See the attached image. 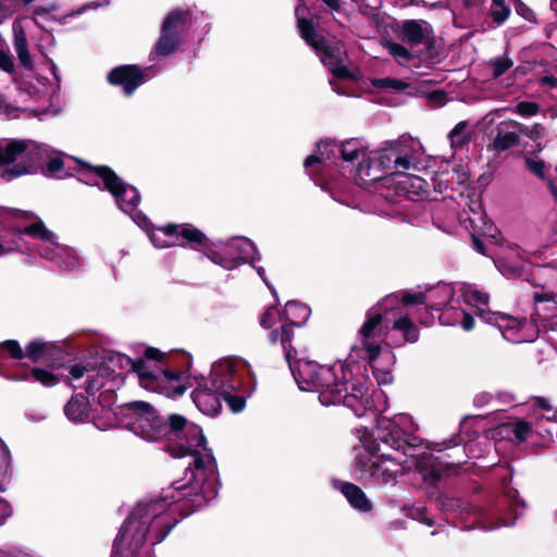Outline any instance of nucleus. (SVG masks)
<instances>
[{"mask_svg": "<svg viewBox=\"0 0 557 557\" xmlns=\"http://www.w3.org/2000/svg\"><path fill=\"white\" fill-rule=\"evenodd\" d=\"M13 509L9 502L0 497V527L12 516Z\"/></svg>", "mask_w": 557, "mask_h": 557, "instance_id": "nucleus-63", "label": "nucleus"}, {"mask_svg": "<svg viewBox=\"0 0 557 557\" xmlns=\"http://www.w3.org/2000/svg\"><path fill=\"white\" fill-rule=\"evenodd\" d=\"M101 360L96 367L97 375L109 380H115L120 376L119 371L125 369L127 362H131V358L126 355L112 350L104 351Z\"/></svg>", "mask_w": 557, "mask_h": 557, "instance_id": "nucleus-21", "label": "nucleus"}, {"mask_svg": "<svg viewBox=\"0 0 557 557\" xmlns=\"http://www.w3.org/2000/svg\"><path fill=\"white\" fill-rule=\"evenodd\" d=\"M189 10L175 9L168 13L161 26V35L156 44L154 52L159 57H168L177 51L181 45V33L190 22Z\"/></svg>", "mask_w": 557, "mask_h": 557, "instance_id": "nucleus-10", "label": "nucleus"}, {"mask_svg": "<svg viewBox=\"0 0 557 557\" xmlns=\"http://www.w3.org/2000/svg\"><path fill=\"white\" fill-rule=\"evenodd\" d=\"M510 13L511 9L506 4L505 0H492L491 17L497 25L505 23Z\"/></svg>", "mask_w": 557, "mask_h": 557, "instance_id": "nucleus-39", "label": "nucleus"}, {"mask_svg": "<svg viewBox=\"0 0 557 557\" xmlns=\"http://www.w3.org/2000/svg\"><path fill=\"white\" fill-rule=\"evenodd\" d=\"M393 330L403 333L404 342L414 344L419 341L420 330L408 315H401L393 322Z\"/></svg>", "mask_w": 557, "mask_h": 557, "instance_id": "nucleus-32", "label": "nucleus"}, {"mask_svg": "<svg viewBox=\"0 0 557 557\" xmlns=\"http://www.w3.org/2000/svg\"><path fill=\"white\" fill-rule=\"evenodd\" d=\"M364 350L363 359L367 360L372 371L377 369H391L395 363V355L389 349H384L381 344L368 345L362 347Z\"/></svg>", "mask_w": 557, "mask_h": 557, "instance_id": "nucleus-24", "label": "nucleus"}, {"mask_svg": "<svg viewBox=\"0 0 557 557\" xmlns=\"http://www.w3.org/2000/svg\"><path fill=\"white\" fill-rule=\"evenodd\" d=\"M29 154L27 140L12 139L5 147L0 146V166L13 164L17 159H23Z\"/></svg>", "mask_w": 557, "mask_h": 557, "instance_id": "nucleus-29", "label": "nucleus"}, {"mask_svg": "<svg viewBox=\"0 0 557 557\" xmlns=\"http://www.w3.org/2000/svg\"><path fill=\"white\" fill-rule=\"evenodd\" d=\"M371 84L374 88L393 89L396 91H403L410 87L405 81L394 77L374 78Z\"/></svg>", "mask_w": 557, "mask_h": 557, "instance_id": "nucleus-42", "label": "nucleus"}, {"mask_svg": "<svg viewBox=\"0 0 557 557\" xmlns=\"http://www.w3.org/2000/svg\"><path fill=\"white\" fill-rule=\"evenodd\" d=\"M107 81L112 86L121 87L124 95L129 97L146 82V74L137 64H123L113 67Z\"/></svg>", "mask_w": 557, "mask_h": 557, "instance_id": "nucleus-16", "label": "nucleus"}, {"mask_svg": "<svg viewBox=\"0 0 557 557\" xmlns=\"http://www.w3.org/2000/svg\"><path fill=\"white\" fill-rule=\"evenodd\" d=\"M227 253L234 258L236 268L248 262L256 252L253 243L246 237H236L224 245Z\"/></svg>", "mask_w": 557, "mask_h": 557, "instance_id": "nucleus-28", "label": "nucleus"}, {"mask_svg": "<svg viewBox=\"0 0 557 557\" xmlns=\"http://www.w3.org/2000/svg\"><path fill=\"white\" fill-rule=\"evenodd\" d=\"M510 483L511 475L502 478L504 493L495 496L490 506L491 513L497 516L503 525L513 524L520 515L519 509L527 507L525 502L519 498L518 491L509 486Z\"/></svg>", "mask_w": 557, "mask_h": 557, "instance_id": "nucleus-12", "label": "nucleus"}, {"mask_svg": "<svg viewBox=\"0 0 557 557\" xmlns=\"http://www.w3.org/2000/svg\"><path fill=\"white\" fill-rule=\"evenodd\" d=\"M525 164L529 171H531L536 176L543 178L545 176V163L542 160H533L531 158L525 159Z\"/></svg>", "mask_w": 557, "mask_h": 557, "instance_id": "nucleus-59", "label": "nucleus"}, {"mask_svg": "<svg viewBox=\"0 0 557 557\" xmlns=\"http://www.w3.org/2000/svg\"><path fill=\"white\" fill-rule=\"evenodd\" d=\"M166 236L182 237L185 242L178 244L181 247H190L202 252L211 262L226 270L236 269L234 258L227 253L223 246L220 250L214 248L213 243L199 228L191 224H166L159 228Z\"/></svg>", "mask_w": 557, "mask_h": 557, "instance_id": "nucleus-8", "label": "nucleus"}, {"mask_svg": "<svg viewBox=\"0 0 557 557\" xmlns=\"http://www.w3.org/2000/svg\"><path fill=\"white\" fill-rule=\"evenodd\" d=\"M14 49L17 53V58L21 64L25 69L32 70L34 67V62L28 51L26 34L22 28H20L18 32H14Z\"/></svg>", "mask_w": 557, "mask_h": 557, "instance_id": "nucleus-36", "label": "nucleus"}, {"mask_svg": "<svg viewBox=\"0 0 557 557\" xmlns=\"http://www.w3.org/2000/svg\"><path fill=\"white\" fill-rule=\"evenodd\" d=\"M0 70L8 74L14 73L13 57L3 50L0 51Z\"/></svg>", "mask_w": 557, "mask_h": 557, "instance_id": "nucleus-60", "label": "nucleus"}, {"mask_svg": "<svg viewBox=\"0 0 557 557\" xmlns=\"http://www.w3.org/2000/svg\"><path fill=\"white\" fill-rule=\"evenodd\" d=\"M423 25H428L424 20H405L394 22L391 28L399 40L417 46L425 40V34L429 32Z\"/></svg>", "mask_w": 557, "mask_h": 557, "instance_id": "nucleus-19", "label": "nucleus"}, {"mask_svg": "<svg viewBox=\"0 0 557 557\" xmlns=\"http://www.w3.org/2000/svg\"><path fill=\"white\" fill-rule=\"evenodd\" d=\"M333 41L327 40V38L319 33L310 40L307 45L312 47L317 54H321Z\"/></svg>", "mask_w": 557, "mask_h": 557, "instance_id": "nucleus-55", "label": "nucleus"}, {"mask_svg": "<svg viewBox=\"0 0 557 557\" xmlns=\"http://www.w3.org/2000/svg\"><path fill=\"white\" fill-rule=\"evenodd\" d=\"M255 384V374L247 362L221 360L212 366L209 381L196 393L195 403L205 413L215 416L221 412L223 399L232 412L238 413L245 409Z\"/></svg>", "mask_w": 557, "mask_h": 557, "instance_id": "nucleus-3", "label": "nucleus"}, {"mask_svg": "<svg viewBox=\"0 0 557 557\" xmlns=\"http://www.w3.org/2000/svg\"><path fill=\"white\" fill-rule=\"evenodd\" d=\"M511 127L519 131L533 141L539 140L544 136L545 127L541 123H534L531 127L524 126L519 122L511 121Z\"/></svg>", "mask_w": 557, "mask_h": 557, "instance_id": "nucleus-46", "label": "nucleus"}, {"mask_svg": "<svg viewBox=\"0 0 557 557\" xmlns=\"http://www.w3.org/2000/svg\"><path fill=\"white\" fill-rule=\"evenodd\" d=\"M183 362L181 370H171L164 369L162 371V375H157V381L151 382L149 386H151L158 393L169 397V398H177L185 394L188 388L187 382H184L185 375L189 372L193 358L191 355L187 352H178L177 354Z\"/></svg>", "mask_w": 557, "mask_h": 557, "instance_id": "nucleus-13", "label": "nucleus"}, {"mask_svg": "<svg viewBox=\"0 0 557 557\" xmlns=\"http://www.w3.org/2000/svg\"><path fill=\"white\" fill-rule=\"evenodd\" d=\"M16 235H28L34 238H40L44 242L53 243L55 234L48 230L42 221L35 222L25 226L24 228H16Z\"/></svg>", "mask_w": 557, "mask_h": 557, "instance_id": "nucleus-37", "label": "nucleus"}, {"mask_svg": "<svg viewBox=\"0 0 557 557\" xmlns=\"http://www.w3.org/2000/svg\"><path fill=\"white\" fill-rule=\"evenodd\" d=\"M144 358L145 360H153L161 364L169 366L166 355L156 347H146L144 351Z\"/></svg>", "mask_w": 557, "mask_h": 557, "instance_id": "nucleus-54", "label": "nucleus"}, {"mask_svg": "<svg viewBox=\"0 0 557 557\" xmlns=\"http://www.w3.org/2000/svg\"><path fill=\"white\" fill-rule=\"evenodd\" d=\"M398 178V188L406 195L410 200H418L419 198H425L430 194V184L418 175H412L404 172H391Z\"/></svg>", "mask_w": 557, "mask_h": 557, "instance_id": "nucleus-20", "label": "nucleus"}, {"mask_svg": "<svg viewBox=\"0 0 557 557\" xmlns=\"http://www.w3.org/2000/svg\"><path fill=\"white\" fill-rule=\"evenodd\" d=\"M295 326L299 327L300 323L283 321L280 327L274 329L269 333V342L271 344H276L277 342L281 343L288 367L293 366L295 360H298V351L293 346Z\"/></svg>", "mask_w": 557, "mask_h": 557, "instance_id": "nucleus-18", "label": "nucleus"}, {"mask_svg": "<svg viewBox=\"0 0 557 557\" xmlns=\"http://www.w3.org/2000/svg\"><path fill=\"white\" fill-rule=\"evenodd\" d=\"M430 33H432V29H430ZM422 44L425 46L426 59L433 60L438 57L435 38L434 36H430L429 32L425 34V40L422 41Z\"/></svg>", "mask_w": 557, "mask_h": 557, "instance_id": "nucleus-58", "label": "nucleus"}, {"mask_svg": "<svg viewBox=\"0 0 557 557\" xmlns=\"http://www.w3.org/2000/svg\"><path fill=\"white\" fill-rule=\"evenodd\" d=\"M443 512H462L466 509L465 502L461 498L443 495L436 506Z\"/></svg>", "mask_w": 557, "mask_h": 557, "instance_id": "nucleus-43", "label": "nucleus"}, {"mask_svg": "<svg viewBox=\"0 0 557 557\" xmlns=\"http://www.w3.org/2000/svg\"><path fill=\"white\" fill-rule=\"evenodd\" d=\"M374 457L375 455H371ZM379 460H369L362 462L359 459L360 471L362 475L374 485H394L397 482L399 467L406 459L393 457L391 454L382 451L376 455Z\"/></svg>", "mask_w": 557, "mask_h": 557, "instance_id": "nucleus-11", "label": "nucleus"}, {"mask_svg": "<svg viewBox=\"0 0 557 557\" xmlns=\"http://www.w3.org/2000/svg\"><path fill=\"white\" fill-rule=\"evenodd\" d=\"M392 369L393 368L382 370L375 368V371H372V374L375 377L379 385H388L393 382L394 375Z\"/></svg>", "mask_w": 557, "mask_h": 557, "instance_id": "nucleus-56", "label": "nucleus"}, {"mask_svg": "<svg viewBox=\"0 0 557 557\" xmlns=\"http://www.w3.org/2000/svg\"><path fill=\"white\" fill-rule=\"evenodd\" d=\"M463 297L467 304L475 307V314L479 319L497 327L506 341L522 343V341L527 339V336L522 334L523 329L530 325L527 318L518 319L510 314L485 309L488 305V295L478 289L467 290Z\"/></svg>", "mask_w": 557, "mask_h": 557, "instance_id": "nucleus-6", "label": "nucleus"}, {"mask_svg": "<svg viewBox=\"0 0 557 557\" xmlns=\"http://www.w3.org/2000/svg\"><path fill=\"white\" fill-rule=\"evenodd\" d=\"M394 157L395 149H389L383 150L379 157L363 158V160L359 162V166L356 168V180H360L364 183H375L381 181L383 176L379 173H372V170L391 174L388 171L394 170Z\"/></svg>", "mask_w": 557, "mask_h": 557, "instance_id": "nucleus-17", "label": "nucleus"}, {"mask_svg": "<svg viewBox=\"0 0 557 557\" xmlns=\"http://www.w3.org/2000/svg\"><path fill=\"white\" fill-rule=\"evenodd\" d=\"M360 442L370 455H377L381 444H383L401 453L404 457L414 459L416 469L423 481L440 482L443 478L459 475L463 468L461 461L443 460L441 457H434L431 453L418 454V445L407 440L404 436V430L386 417H380L376 420L375 430L371 433L364 432Z\"/></svg>", "mask_w": 557, "mask_h": 557, "instance_id": "nucleus-4", "label": "nucleus"}, {"mask_svg": "<svg viewBox=\"0 0 557 557\" xmlns=\"http://www.w3.org/2000/svg\"><path fill=\"white\" fill-rule=\"evenodd\" d=\"M532 431V423L523 419H518L512 428V433L518 443L524 442Z\"/></svg>", "mask_w": 557, "mask_h": 557, "instance_id": "nucleus-48", "label": "nucleus"}, {"mask_svg": "<svg viewBox=\"0 0 557 557\" xmlns=\"http://www.w3.org/2000/svg\"><path fill=\"white\" fill-rule=\"evenodd\" d=\"M425 482L430 484V486L428 487V491H426V496H428L429 500L433 502L435 504V506H437L440 500L442 499L444 493L441 492L440 490H437L436 484L438 482H434V483H432L431 481H425Z\"/></svg>", "mask_w": 557, "mask_h": 557, "instance_id": "nucleus-61", "label": "nucleus"}, {"mask_svg": "<svg viewBox=\"0 0 557 557\" xmlns=\"http://www.w3.org/2000/svg\"><path fill=\"white\" fill-rule=\"evenodd\" d=\"M513 4V9L518 15L530 23H537L536 14L534 11L522 0H511Z\"/></svg>", "mask_w": 557, "mask_h": 557, "instance_id": "nucleus-50", "label": "nucleus"}, {"mask_svg": "<svg viewBox=\"0 0 557 557\" xmlns=\"http://www.w3.org/2000/svg\"><path fill=\"white\" fill-rule=\"evenodd\" d=\"M396 296H385L366 312V320L359 330L362 347L375 345L374 339L383 334V322L394 309Z\"/></svg>", "mask_w": 557, "mask_h": 557, "instance_id": "nucleus-14", "label": "nucleus"}, {"mask_svg": "<svg viewBox=\"0 0 557 557\" xmlns=\"http://www.w3.org/2000/svg\"><path fill=\"white\" fill-rule=\"evenodd\" d=\"M82 165L102 180L103 189L113 196L116 206L123 212L132 213L137 209L140 202L138 189L124 182L112 168L108 165H92L84 162H82Z\"/></svg>", "mask_w": 557, "mask_h": 557, "instance_id": "nucleus-9", "label": "nucleus"}, {"mask_svg": "<svg viewBox=\"0 0 557 557\" xmlns=\"http://www.w3.org/2000/svg\"><path fill=\"white\" fill-rule=\"evenodd\" d=\"M336 159H339L338 143L334 139H322L317 144V153L307 157L304 166L309 169L315 164L321 165L323 161L336 163Z\"/></svg>", "mask_w": 557, "mask_h": 557, "instance_id": "nucleus-26", "label": "nucleus"}, {"mask_svg": "<svg viewBox=\"0 0 557 557\" xmlns=\"http://www.w3.org/2000/svg\"><path fill=\"white\" fill-rule=\"evenodd\" d=\"M58 348L59 347L52 342H46L42 338H34L26 345L24 354L33 363H38L51 357L53 350Z\"/></svg>", "mask_w": 557, "mask_h": 557, "instance_id": "nucleus-30", "label": "nucleus"}, {"mask_svg": "<svg viewBox=\"0 0 557 557\" xmlns=\"http://www.w3.org/2000/svg\"><path fill=\"white\" fill-rule=\"evenodd\" d=\"M310 311L307 306L296 301L289 300L285 305L283 311V321L299 322L300 325L308 320Z\"/></svg>", "mask_w": 557, "mask_h": 557, "instance_id": "nucleus-35", "label": "nucleus"}, {"mask_svg": "<svg viewBox=\"0 0 557 557\" xmlns=\"http://www.w3.org/2000/svg\"><path fill=\"white\" fill-rule=\"evenodd\" d=\"M509 127H511V122H502L497 125L496 135L486 147L487 151L500 153L520 145L519 131L516 128L509 131Z\"/></svg>", "mask_w": 557, "mask_h": 557, "instance_id": "nucleus-22", "label": "nucleus"}, {"mask_svg": "<svg viewBox=\"0 0 557 557\" xmlns=\"http://www.w3.org/2000/svg\"><path fill=\"white\" fill-rule=\"evenodd\" d=\"M166 236L182 237L185 242L178 244L181 247H190L202 252L211 262L226 270L236 269L234 258L227 253L223 246L220 250L214 248L213 243L199 228L191 224H166L159 228Z\"/></svg>", "mask_w": 557, "mask_h": 557, "instance_id": "nucleus-7", "label": "nucleus"}, {"mask_svg": "<svg viewBox=\"0 0 557 557\" xmlns=\"http://www.w3.org/2000/svg\"><path fill=\"white\" fill-rule=\"evenodd\" d=\"M411 164L410 158L408 156H400L398 150L395 149V157H394V171L398 172V168H403L405 170L409 169Z\"/></svg>", "mask_w": 557, "mask_h": 557, "instance_id": "nucleus-62", "label": "nucleus"}, {"mask_svg": "<svg viewBox=\"0 0 557 557\" xmlns=\"http://www.w3.org/2000/svg\"><path fill=\"white\" fill-rule=\"evenodd\" d=\"M298 29L306 44L310 42V40L317 35L313 22L307 17L298 18Z\"/></svg>", "mask_w": 557, "mask_h": 557, "instance_id": "nucleus-49", "label": "nucleus"}, {"mask_svg": "<svg viewBox=\"0 0 557 557\" xmlns=\"http://www.w3.org/2000/svg\"><path fill=\"white\" fill-rule=\"evenodd\" d=\"M35 170V166L32 163H25V162H18L13 164L12 168L5 169L1 173V177L11 181L15 177L25 175V174H32Z\"/></svg>", "mask_w": 557, "mask_h": 557, "instance_id": "nucleus-47", "label": "nucleus"}, {"mask_svg": "<svg viewBox=\"0 0 557 557\" xmlns=\"http://www.w3.org/2000/svg\"><path fill=\"white\" fill-rule=\"evenodd\" d=\"M90 403L88 396L83 393L74 394L64 406V414L74 422H86L89 419Z\"/></svg>", "mask_w": 557, "mask_h": 557, "instance_id": "nucleus-25", "label": "nucleus"}, {"mask_svg": "<svg viewBox=\"0 0 557 557\" xmlns=\"http://www.w3.org/2000/svg\"><path fill=\"white\" fill-rule=\"evenodd\" d=\"M387 296H396L394 299V309L399 305L403 307H416L426 305V294L423 292H411L408 289L399 290L398 293H392Z\"/></svg>", "mask_w": 557, "mask_h": 557, "instance_id": "nucleus-33", "label": "nucleus"}, {"mask_svg": "<svg viewBox=\"0 0 557 557\" xmlns=\"http://www.w3.org/2000/svg\"><path fill=\"white\" fill-rule=\"evenodd\" d=\"M295 382L301 391L319 394L323 406L343 404L358 417L366 413L368 387L362 383H350L343 364H320L314 360L299 358L289 367Z\"/></svg>", "mask_w": 557, "mask_h": 557, "instance_id": "nucleus-2", "label": "nucleus"}, {"mask_svg": "<svg viewBox=\"0 0 557 557\" xmlns=\"http://www.w3.org/2000/svg\"><path fill=\"white\" fill-rule=\"evenodd\" d=\"M384 48L387 49L388 53L397 59V61L400 63L404 62H410L413 59V54L401 44L386 40L383 44Z\"/></svg>", "mask_w": 557, "mask_h": 557, "instance_id": "nucleus-41", "label": "nucleus"}, {"mask_svg": "<svg viewBox=\"0 0 557 557\" xmlns=\"http://www.w3.org/2000/svg\"><path fill=\"white\" fill-rule=\"evenodd\" d=\"M4 354H7L9 358L16 360L25 358L24 349L16 339H7L0 343V356Z\"/></svg>", "mask_w": 557, "mask_h": 557, "instance_id": "nucleus-44", "label": "nucleus"}, {"mask_svg": "<svg viewBox=\"0 0 557 557\" xmlns=\"http://www.w3.org/2000/svg\"><path fill=\"white\" fill-rule=\"evenodd\" d=\"M468 127V122L461 121L456 124V126L449 133V139L451 141V146L456 148H462L470 141V136L465 134Z\"/></svg>", "mask_w": 557, "mask_h": 557, "instance_id": "nucleus-40", "label": "nucleus"}, {"mask_svg": "<svg viewBox=\"0 0 557 557\" xmlns=\"http://www.w3.org/2000/svg\"><path fill=\"white\" fill-rule=\"evenodd\" d=\"M168 499L169 496H165L138 504L123 522L113 542L112 552L122 554L128 550L134 556L146 543L149 532H153L152 545L161 543L178 522L162 515Z\"/></svg>", "mask_w": 557, "mask_h": 557, "instance_id": "nucleus-5", "label": "nucleus"}, {"mask_svg": "<svg viewBox=\"0 0 557 557\" xmlns=\"http://www.w3.org/2000/svg\"><path fill=\"white\" fill-rule=\"evenodd\" d=\"M541 108L537 102L520 101L516 106V112L521 116H533L540 112Z\"/></svg>", "mask_w": 557, "mask_h": 557, "instance_id": "nucleus-52", "label": "nucleus"}, {"mask_svg": "<svg viewBox=\"0 0 557 557\" xmlns=\"http://www.w3.org/2000/svg\"><path fill=\"white\" fill-rule=\"evenodd\" d=\"M534 313L531 317L529 326L523 329L522 334L527 336L524 342H532L537 337L539 325L537 321L547 323L552 319L557 317V301L553 294L534 293Z\"/></svg>", "mask_w": 557, "mask_h": 557, "instance_id": "nucleus-15", "label": "nucleus"}, {"mask_svg": "<svg viewBox=\"0 0 557 557\" xmlns=\"http://www.w3.org/2000/svg\"><path fill=\"white\" fill-rule=\"evenodd\" d=\"M428 99L429 101L434 102L437 106H444L447 100V94L441 89H436L428 95Z\"/></svg>", "mask_w": 557, "mask_h": 557, "instance_id": "nucleus-64", "label": "nucleus"}, {"mask_svg": "<svg viewBox=\"0 0 557 557\" xmlns=\"http://www.w3.org/2000/svg\"><path fill=\"white\" fill-rule=\"evenodd\" d=\"M331 73L334 77L338 79H348L351 82H358L359 81V74L351 72L346 65L336 64L330 69Z\"/></svg>", "mask_w": 557, "mask_h": 557, "instance_id": "nucleus-51", "label": "nucleus"}, {"mask_svg": "<svg viewBox=\"0 0 557 557\" xmlns=\"http://www.w3.org/2000/svg\"><path fill=\"white\" fill-rule=\"evenodd\" d=\"M16 380L37 382L45 387L55 386L60 382L59 376L51 371L39 367H30L27 363H21L16 368Z\"/></svg>", "mask_w": 557, "mask_h": 557, "instance_id": "nucleus-23", "label": "nucleus"}, {"mask_svg": "<svg viewBox=\"0 0 557 557\" xmlns=\"http://www.w3.org/2000/svg\"><path fill=\"white\" fill-rule=\"evenodd\" d=\"M127 367H129L131 370L138 375V379L141 383H145L146 388L150 385L151 382L157 381V374L153 371L147 370L145 358H131V362H127Z\"/></svg>", "mask_w": 557, "mask_h": 557, "instance_id": "nucleus-38", "label": "nucleus"}, {"mask_svg": "<svg viewBox=\"0 0 557 557\" xmlns=\"http://www.w3.org/2000/svg\"><path fill=\"white\" fill-rule=\"evenodd\" d=\"M338 156L343 162H348L352 165L357 164V168L363 158H368L361 144L355 138L338 144Z\"/></svg>", "mask_w": 557, "mask_h": 557, "instance_id": "nucleus-31", "label": "nucleus"}, {"mask_svg": "<svg viewBox=\"0 0 557 557\" xmlns=\"http://www.w3.org/2000/svg\"><path fill=\"white\" fill-rule=\"evenodd\" d=\"M115 416L134 434L146 441L166 440L169 443L165 450L172 457H194L193 462L187 467V470L191 471L189 482L172 483L180 495L177 498L174 496L171 498L173 503L182 502L180 512L183 517L191 515L208 504L213 496L207 495L205 479H201V484L195 481L196 474L193 470L205 471L208 468L212 471L216 467V461L212 449L207 446V438L200 426L178 413L162 416L151 404L144 400H134L119 406Z\"/></svg>", "mask_w": 557, "mask_h": 557, "instance_id": "nucleus-1", "label": "nucleus"}, {"mask_svg": "<svg viewBox=\"0 0 557 557\" xmlns=\"http://www.w3.org/2000/svg\"><path fill=\"white\" fill-rule=\"evenodd\" d=\"M339 491L346 497L349 505L361 512H370L373 508L371 500L358 485L351 482H339Z\"/></svg>", "mask_w": 557, "mask_h": 557, "instance_id": "nucleus-27", "label": "nucleus"}, {"mask_svg": "<svg viewBox=\"0 0 557 557\" xmlns=\"http://www.w3.org/2000/svg\"><path fill=\"white\" fill-rule=\"evenodd\" d=\"M64 168V161L60 157L51 158L45 170L46 175L54 176L60 173Z\"/></svg>", "mask_w": 557, "mask_h": 557, "instance_id": "nucleus-57", "label": "nucleus"}, {"mask_svg": "<svg viewBox=\"0 0 557 557\" xmlns=\"http://www.w3.org/2000/svg\"><path fill=\"white\" fill-rule=\"evenodd\" d=\"M321 62L329 67V70L336 65L344 63L347 53L343 50V42L339 40L333 41L321 54Z\"/></svg>", "mask_w": 557, "mask_h": 557, "instance_id": "nucleus-34", "label": "nucleus"}, {"mask_svg": "<svg viewBox=\"0 0 557 557\" xmlns=\"http://www.w3.org/2000/svg\"><path fill=\"white\" fill-rule=\"evenodd\" d=\"M277 320L283 322V312L277 309L276 305H271L267 307L264 312L260 315L259 324L263 329L269 330L276 323Z\"/></svg>", "mask_w": 557, "mask_h": 557, "instance_id": "nucleus-45", "label": "nucleus"}, {"mask_svg": "<svg viewBox=\"0 0 557 557\" xmlns=\"http://www.w3.org/2000/svg\"><path fill=\"white\" fill-rule=\"evenodd\" d=\"M512 65L513 62L509 58L495 59L492 63L494 78H498L504 75Z\"/></svg>", "mask_w": 557, "mask_h": 557, "instance_id": "nucleus-53", "label": "nucleus"}]
</instances>
